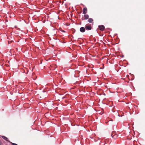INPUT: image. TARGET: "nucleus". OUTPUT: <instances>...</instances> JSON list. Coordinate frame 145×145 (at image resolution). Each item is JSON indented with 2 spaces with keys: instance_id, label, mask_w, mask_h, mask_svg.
<instances>
[{
  "instance_id": "f257e3e1",
  "label": "nucleus",
  "mask_w": 145,
  "mask_h": 145,
  "mask_svg": "<svg viewBox=\"0 0 145 145\" xmlns=\"http://www.w3.org/2000/svg\"><path fill=\"white\" fill-rule=\"evenodd\" d=\"M111 136L112 138L114 139H116L118 136V135L115 133V131H113L111 134Z\"/></svg>"
},
{
  "instance_id": "423d86ee",
  "label": "nucleus",
  "mask_w": 145,
  "mask_h": 145,
  "mask_svg": "<svg viewBox=\"0 0 145 145\" xmlns=\"http://www.w3.org/2000/svg\"><path fill=\"white\" fill-rule=\"evenodd\" d=\"M1 137L5 140L7 141L8 142H10V143L11 142L9 141V140L8 139V138L7 137H6L3 136H2Z\"/></svg>"
},
{
  "instance_id": "6e6552de",
  "label": "nucleus",
  "mask_w": 145,
  "mask_h": 145,
  "mask_svg": "<svg viewBox=\"0 0 145 145\" xmlns=\"http://www.w3.org/2000/svg\"><path fill=\"white\" fill-rule=\"evenodd\" d=\"M62 79V78L61 77V76H60V77L59 78V79H58L57 80V82H59V83H60L61 81V80Z\"/></svg>"
},
{
  "instance_id": "6ab92c4d",
  "label": "nucleus",
  "mask_w": 145,
  "mask_h": 145,
  "mask_svg": "<svg viewBox=\"0 0 145 145\" xmlns=\"http://www.w3.org/2000/svg\"><path fill=\"white\" fill-rule=\"evenodd\" d=\"M80 39V38H78V39Z\"/></svg>"
},
{
  "instance_id": "f8f14e48",
  "label": "nucleus",
  "mask_w": 145,
  "mask_h": 145,
  "mask_svg": "<svg viewBox=\"0 0 145 145\" xmlns=\"http://www.w3.org/2000/svg\"><path fill=\"white\" fill-rule=\"evenodd\" d=\"M61 31L62 32H65V31L63 30H61Z\"/></svg>"
},
{
  "instance_id": "2eb2a0df",
  "label": "nucleus",
  "mask_w": 145,
  "mask_h": 145,
  "mask_svg": "<svg viewBox=\"0 0 145 145\" xmlns=\"http://www.w3.org/2000/svg\"><path fill=\"white\" fill-rule=\"evenodd\" d=\"M118 116H120V115L119 114H118Z\"/></svg>"
},
{
  "instance_id": "39448f33",
  "label": "nucleus",
  "mask_w": 145,
  "mask_h": 145,
  "mask_svg": "<svg viewBox=\"0 0 145 145\" xmlns=\"http://www.w3.org/2000/svg\"><path fill=\"white\" fill-rule=\"evenodd\" d=\"M87 12V9L86 7L83 8V13L84 14H86Z\"/></svg>"
},
{
  "instance_id": "a211bd4d",
  "label": "nucleus",
  "mask_w": 145,
  "mask_h": 145,
  "mask_svg": "<svg viewBox=\"0 0 145 145\" xmlns=\"http://www.w3.org/2000/svg\"><path fill=\"white\" fill-rule=\"evenodd\" d=\"M111 121H112V120H111Z\"/></svg>"
},
{
  "instance_id": "1a4fd4ad",
  "label": "nucleus",
  "mask_w": 145,
  "mask_h": 145,
  "mask_svg": "<svg viewBox=\"0 0 145 145\" xmlns=\"http://www.w3.org/2000/svg\"><path fill=\"white\" fill-rule=\"evenodd\" d=\"M93 19L91 18L88 19V21L90 23H91L93 21Z\"/></svg>"
},
{
  "instance_id": "dca6fc26",
  "label": "nucleus",
  "mask_w": 145,
  "mask_h": 145,
  "mask_svg": "<svg viewBox=\"0 0 145 145\" xmlns=\"http://www.w3.org/2000/svg\"><path fill=\"white\" fill-rule=\"evenodd\" d=\"M64 98V97H62V99H63Z\"/></svg>"
},
{
  "instance_id": "0eeeda50",
  "label": "nucleus",
  "mask_w": 145,
  "mask_h": 145,
  "mask_svg": "<svg viewBox=\"0 0 145 145\" xmlns=\"http://www.w3.org/2000/svg\"><path fill=\"white\" fill-rule=\"evenodd\" d=\"M89 16L88 14H85L84 16V19L85 20H86L89 18Z\"/></svg>"
},
{
  "instance_id": "9b49d317",
  "label": "nucleus",
  "mask_w": 145,
  "mask_h": 145,
  "mask_svg": "<svg viewBox=\"0 0 145 145\" xmlns=\"http://www.w3.org/2000/svg\"><path fill=\"white\" fill-rule=\"evenodd\" d=\"M3 143L1 140H0V145H2Z\"/></svg>"
},
{
  "instance_id": "4468645a",
  "label": "nucleus",
  "mask_w": 145,
  "mask_h": 145,
  "mask_svg": "<svg viewBox=\"0 0 145 145\" xmlns=\"http://www.w3.org/2000/svg\"><path fill=\"white\" fill-rule=\"evenodd\" d=\"M73 29L74 30V32H73V33H74V32H75V29Z\"/></svg>"
},
{
  "instance_id": "7ed1b4c3",
  "label": "nucleus",
  "mask_w": 145,
  "mask_h": 145,
  "mask_svg": "<svg viewBox=\"0 0 145 145\" xmlns=\"http://www.w3.org/2000/svg\"><path fill=\"white\" fill-rule=\"evenodd\" d=\"M85 29L87 30H89L91 29L92 27L90 25H86L85 26Z\"/></svg>"
},
{
  "instance_id": "f03ea898",
  "label": "nucleus",
  "mask_w": 145,
  "mask_h": 145,
  "mask_svg": "<svg viewBox=\"0 0 145 145\" xmlns=\"http://www.w3.org/2000/svg\"><path fill=\"white\" fill-rule=\"evenodd\" d=\"M99 28L101 31H103L105 29V27L103 25H100L98 26Z\"/></svg>"
},
{
  "instance_id": "f3484780",
  "label": "nucleus",
  "mask_w": 145,
  "mask_h": 145,
  "mask_svg": "<svg viewBox=\"0 0 145 145\" xmlns=\"http://www.w3.org/2000/svg\"><path fill=\"white\" fill-rule=\"evenodd\" d=\"M72 38H73V36H72Z\"/></svg>"
},
{
  "instance_id": "20e7f679",
  "label": "nucleus",
  "mask_w": 145,
  "mask_h": 145,
  "mask_svg": "<svg viewBox=\"0 0 145 145\" xmlns=\"http://www.w3.org/2000/svg\"><path fill=\"white\" fill-rule=\"evenodd\" d=\"M86 31L85 27H81L80 28V31L82 33Z\"/></svg>"
},
{
  "instance_id": "9d476101",
  "label": "nucleus",
  "mask_w": 145,
  "mask_h": 145,
  "mask_svg": "<svg viewBox=\"0 0 145 145\" xmlns=\"http://www.w3.org/2000/svg\"><path fill=\"white\" fill-rule=\"evenodd\" d=\"M11 144L12 145H18V144H15V143H12V142H10Z\"/></svg>"
},
{
  "instance_id": "ddd939ff",
  "label": "nucleus",
  "mask_w": 145,
  "mask_h": 145,
  "mask_svg": "<svg viewBox=\"0 0 145 145\" xmlns=\"http://www.w3.org/2000/svg\"><path fill=\"white\" fill-rule=\"evenodd\" d=\"M82 20H85L84 19V17H82Z\"/></svg>"
}]
</instances>
